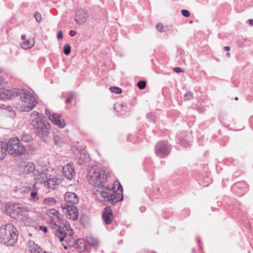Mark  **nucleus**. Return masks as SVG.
I'll return each instance as SVG.
<instances>
[{"label": "nucleus", "mask_w": 253, "mask_h": 253, "mask_svg": "<svg viewBox=\"0 0 253 253\" xmlns=\"http://www.w3.org/2000/svg\"><path fill=\"white\" fill-rule=\"evenodd\" d=\"M89 183L94 187L98 188L96 194L100 196L99 200L101 202H109L113 205L123 199V187L120 184L118 190L115 191L112 187H109L106 183L107 175L96 168H89L87 175Z\"/></svg>", "instance_id": "1"}, {"label": "nucleus", "mask_w": 253, "mask_h": 253, "mask_svg": "<svg viewBox=\"0 0 253 253\" xmlns=\"http://www.w3.org/2000/svg\"><path fill=\"white\" fill-rule=\"evenodd\" d=\"M30 121L37 136L45 141L51 131L49 123L46 118L41 114L34 111L31 115Z\"/></svg>", "instance_id": "2"}, {"label": "nucleus", "mask_w": 253, "mask_h": 253, "mask_svg": "<svg viewBox=\"0 0 253 253\" xmlns=\"http://www.w3.org/2000/svg\"><path fill=\"white\" fill-rule=\"evenodd\" d=\"M66 203L61 205V208L64 212L68 214V218L73 220L78 218L79 213L78 209L75 206L79 202V197L74 192H67L64 196Z\"/></svg>", "instance_id": "3"}, {"label": "nucleus", "mask_w": 253, "mask_h": 253, "mask_svg": "<svg viewBox=\"0 0 253 253\" xmlns=\"http://www.w3.org/2000/svg\"><path fill=\"white\" fill-rule=\"evenodd\" d=\"M18 232L12 224L2 225L0 228V241L8 246H13L18 240Z\"/></svg>", "instance_id": "4"}, {"label": "nucleus", "mask_w": 253, "mask_h": 253, "mask_svg": "<svg viewBox=\"0 0 253 253\" xmlns=\"http://www.w3.org/2000/svg\"><path fill=\"white\" fill-rule=\"evenodd\" d=\"M16 97H19L22 101L19 109L21 111L28 112L32 110L37 105L36 97L29 91L17 88Z\"/></svg>", "instance_id": "5"}, {"label": "nucleus", "mask_w": 253, "mask_h": 253, "mask_svg": "<svg viewBox=\"0 0 253 253\" xmlns=\"http://www.w3.org/2000/svg\"><path fill=\"white\" fill-rule=\"evenodd\" d=\"M4 149L10 155L17 156L24 154L26 149L20 139L17 137L11 138L6 143L4 142Z\"/></svg>", "instance_id": "6"}, {"label": "nucleus", "mask_w": 253, "mask_h": 253, "mask_svg": "<svg viewBox=\"0 0 253 253\" xmlns=\"http://www.w3.org/2000/svg\"><path fill=\"white\" fill-rule=\"evenodd\" d=\"M49 225L52 229H55L56 227H58L57 229L55 230L54 234H55L56 237L58 239L60 242H62L64 240L67 241L68 240L67 239V235H69V236H71L74 233L72 229L69 230L68 227L69 226L66 225L61 226L60 225V222L56 223L51 220Z\"/></svg>", "instance_id": "7"}, {"label": "nucleus", "mask_w": 253, "mask_h": 253, "mask_svg": "<svg viewBox=\"0 0 253 253\" xmlns=\"http://www.w3.org/2000/svg\"><path fill=\"white\" fill-rule=\"evenodd\" d=\"M5 211L7 215L12 218L17 219L22 216L23 210L19 204H12L7 205Z\"/></svg>", "instance_id": "8"}, {"label": "nucleus", "mask_w": 253, "mask_h": 253, "mask_svg": "<svg viewBox=\"0 0 253 253\" xmlns=\"http://www.w3.org/2000/svg\"><path fill=\"white\" fill-rule=\"evenodd\" d=\"M35 179L36 180H40L41 182H43L44 185L48 188L54 189V186L57 183V178H48L46 174L44 172H41L39 174L37 173L34 174Z\"/></svg>", "instance_id": "9"}, {"label": "nucleus", "mask_w": 253, "mask_h": 253, "mask_svg": "<svg viewBox=\"0 0 253 253\" xmlns=\"http://www.w3.org/2000/svg\"><path fill=\"white\" fill-rule=\"evenodd\" d=\"M170 151V146L165 141H160L155 146V153L159 157H167Z\"/></svg>", "instance_id": "10"}, {"label": "nucleus", "mask_w": 253, "mask_h": 253, "mask_svg": "<svg viewBox=\"0 0 253 253\" xmlns=\"http://www.w3.org/2000/svg\"><path fill=\"white\" fill-rule=\"evenodd\" d=\"M19 171L24 174H30L36 170L35 165L32 162H22L19 165Z\"/></svg>", "instance_id": "11"}, {"label": "nucleus", "mask_w": 253, "mask_h": 253, "mask_svg": "<svg viewBox=\"0 0 253 253\" xmlns=\"http://www.w3.org/2000/svg\"><path fill=\"white\" fill-rule=\"evenodd\" d=\"M87 11L84 9L77 10L75 14V21L79 25L84 24L86 21Z\"/></svg>", "instance_id": "12"}, {"label": "nucleus", "mask_w": 253, "mask_h": 253, "mask_svg": "<svg viewBox=\"0 0 253 253\" xmlns=\"http://www.w3.org/2000/svg\"><path fill=\"white\" fill-rule=\"evenodd\" d=\"M17 88H13L11 90L0 88V99H13L16 97Z\"/></svg>", "instance_id": "13"}, {"label": "nucleus", "mask_w": 253, "mask_h": 253, "mask_svg": "<svg viewBox=\"0 0 253 253\" xmlns=\"http://www.w3.org/2000/svg\"><path fill=\"white\" fill-rule=\"evenodd\" d=\"M63 175L69 180L73 179V177L75 175V171L74 167L73 165L71 164H67L63 167Z\"/></svg>", "instance_id": "14"}, {"label": "nucleus", "mask_w": 253, "mask_h": 253, "mask_svg": "<svg viewBox=\"0 0 253 253\" xmlns=\"http://www.w3.org/2000/svg\"><path fill=\"white\" fill-rule=\"evenodd\" d=\"M49 120L56 126L60 128L65 126V124L63 119L59 114L54 113L52 115L49 116Z\"/></svg>", "instance_id": "15"}, {"label": "nucleus", "mask_w": 253, "mask_h": 253, "mask_svg": "<svg viewBox=\"0 0 253 253\" xmlns=\"http://www.w3.org/2000/svg\"><path fill=\"white\" fill-rule=\"evenodd\" d=\"M113 211L110 207H106L102 213V218L105 223L107 224H110L113 220Z\"/></svg>", "instance_id": "16"}, {"label": "nucleus", "mask_w": 253, "mask_h": 253, "mask_svg": "<svg viewBox=\"0 0 253 253\" xmlns=\"http://www.w3.org/2000/svg\"><path fill=\"white\" fill-rule=\"evenodd\" d=\"M46 214L51 218L53 222H60L61 217L59 216V212L54 209H50L46 211Z\"/></svg>", "instance_id": "17"}, {"label": "nucleus", "mask_w": 253, "mask_h": 253, "mask_svg": "<svg viewBox=\"0 0 253 253\" xmlns=\"http://www.w3.org/2000/svg\"><path fill=\"white\" fill-rule=\"evenodd\" d=\"M67 140V138L61 134H54L53 137V141L54 144L59 147L62 146Z\"/></svg>", "instance_id": "18"}, {"label": "nucleus", "mask_w": 253, "mask_h": 253, "mask_svg": "<svg viewBox=\"0 0 253 253\" xmlns=\"http://www.w3.org/2000/svg\"><path fill=\"white\" fill-rule=\"evenodd\" d=\"M29 251L31 253H42V249L37 244L33 241H30L28 243Z\"/></svg>", "instance_id": "19"}, {"label": "nucleus", "mask_w": 253, "mask_h": 253, "mask_svg": "<svg viewBox=\"0 0 253 253\" xmlns=\"http://www.w3.org/2000/svg\"><path fill=\"white\" fill-rule=\"evenodd\" d=\"M20 45L23 49H27L34 46V40H31L30 39H28L26 41L21 42Z\"/></svg>", "instance_id": "20"}, {"label": "nucleus", "mask_w": 253, "mask_h": 253, "mask_svg": "<svg viewBox=\"0 0 253 253\" xmlns=\"http://www.w3.org/2000/svg\"><path fill=\"white\" fill-rule=\"evenodd\" d=\"M87 243L93 247H97L99 244V242L97 239L93 238L92 237H90L87 239Z\"/></svg>", "instance_id": "21"}, {"label": "nucleus", "mask_w": 253, "mask_h": 253, "mask_svg": "<svg viewBox=\"0 0 253 253\" xmlns=\"http://www.w3.org/2000/svg\"><path fill=\"white\" fill-rule=\"evenodd\" d=\"M36 187V184H34L32 186V188L31 189L33 190L31 191L30 193V199L35 202L37 201L39 199V197L37 196V192L36 190H34V188Z\"/></svg>", "instance_id": "22"}, {"label": "nucleus", "mask_w": 253, "mask_h": 253, "mask_svg": "<svg viewBox=\"0 0 253 253\" xmlns=\"http://www.w3.org/2000/svg\"><path fill=\"white\" fill-rule=\"evenodd\" d=\"M4 145V142L0 141V160H3L6 155Z\"/></svg>", "instance_id": "23"}, {"label": "nucleus", "mask_w": 253, "mask_h": 253, "mask_svg": "<svg viewBox=\"0 0 253 253\" xmlns=\"http://www.w3.org/2000/svg\"><path fill=\"white\" fill-rule=\"evenodd\" d=\"M21 139L25 142H30L32 140V136L28 133H23L21 135Z\"/></svg>", "instance_id": "24"}, {"label": "nucleus", "mask_w": 253, "mask_h": 253, "mask_svg": "<svg viewBox=\"0 0 253 253\" xmlns=\"http://www.w3.org/2000/svg\"><path fill=\"white\" fill-rule=\"evenodd\" d=\"M43 203L47 205L53 206L56 203V200L53 198H47L44 199Z\"/></svg>", "instance_id": "25"}, {"label": "nucleus", "mask_w": 253, "mask_h": 253, "mask_svg": "<svg viewBox=\"0 0 253 253\" xmlns=\"http://www.w3.org/2000/svg\"><path fill=\"white\" fill-rule=\"evenodd\" d=\"M71 46L69 44H67L64 45L63 48V52L66 55H69L71 53Z\"/></svg>", "instance_id": "26"}, {"label": "nucleus", "mask_w": 253, "mask_h": 253, "mask_svg": "<svg viewBox=\"0 0 253 253\" xmlns=\"http://www.w3.org/2000/svg\"><path fill=\"white\" fill-rule=\"evenodd\" d=\"M110 90L111 92L116 94H120L122 92V89L117 86L110 87Z\"/></svg>", "instance_id": "27"}, {"label": "nucleus", "mask_w": 253, "mask_h": 253, "mask_svg": "<svg viewBox=\"0 0 253 253\" xmlns=\"http://www.w3.org/2000/svg\"><path fill=\"white\" fill-rule=\"evenodd\" d=\"M137 85L140 89H143L146 87V83L144 81H140L137 83Z\"/></svg>", "instance_id": "28"}, {"label": "nucleus", "mask_w": 253, "mask_h": 253, "mask_svg": "<svg viewBox=\"0 0 253 253\" xmlns=\"http://www.w3.org/2000/svg\"><path fill=\"white\" fill-rule=\"evenodd\" d=\"M68 97L65 100V103L66 104L69 103L72 99L74 97V93L73 92H70L67 93Z\"/></svg>", "instance_id": "29"}, {"label": "nucleus", "mask_w": 253, "mask_h": 253, "mask_svg": "<svg viewBox=\"0 0 253 253\" xmlns=\"http://www.w3.org/2000/svg\"><path fill=\"white\" fill-rule=\"evenodd\" d=\"M193 95L191 92L188 91L184 94V100H189L193 98Z\"/></svg>", "instance_id": "30"}, {"label": "nucleus", "mask_w": 253, "mask_h": 253, "mask_svg": "<svg viewBox=\"0 0 253 253\" xmlns=\"http://www.w3.org/2000/svg\"><path fill=\"white\" fill-rule=\"evenodd\" d=\"M35 18L37 22H40L42 20V16L41 14L38 12H36L34 14Z\"/></svg>", "instance_id": "31"}, {"label": "nucleus", "mask_w": 253, "mask_h": 253, "mask_svg": "<svg viewBox=\"0 0 253 253\" xmlns=\"http://www.w3.org/2000/svg\"><path fill=\"white\" fill-rule=\"evenodd\" d=\"M156 29L160 32L165 31V27L161 23H159L156 25Z\"/></svg>", "instance_id": "32"}, {"label": "nucleus", "mask_w": 253, "mask_h": 253, "mask_svg": "<svg viewBox=\"0 0 253 253\" xmlns=\"http://www.w3.org/2000/svg\"><path fill=\"white\" fill-rule=\"evenodd\" d=\"M181 13L183 16L186 17H188L190 15V12L186 9L182 10Z\"/></svg>", "instance_id": "33"}, {"label": "nucleus", "mask_w": 253, "mask_h": 253, "mask_svg": "<svg viewBox=\"0 0 253 253\" xmlns=\"http://www.w3.org/2000/svg\"><path fill=\"white\" fill-rule=\"evenodd\" d=\"M147 118L153 122H155V116L153 113H150L147 115Z\"/></svg>", "instance_id": "34"}, {"label": "nucleus", "mask_w": 253, "mask_h": 253, "mask_svg": "<svg viewBox=\"0 0 253 253\" xmlns=\"http://www.w3.org/2000/svg\"><path fill=\"white\" fill-rule=\"evenodd\" d=\"M7 115L11 118H14L15 117V111L14 110L13 111H11L10 112H7Z\"/></svg>", "instance_id": "35"}, {"label": "nucleus", "mask_w": 253, "mask_h": 253, "mask_svg": "<svg viewBox=\"0 0 253 253\" xmlns=\"http://www.w3.org/2000/svg\"><path fill=\"white\" fill-rule=\"evenodd\" d=\"M180 144L181 145L185 147H187L190 145V143L188 142H186L184 140H180Z\"/></svg>", "instance_id": "36"}, {"label": "nucleus", "mask_w": 253, "mask_h": 253, "mask_svg": "<svg viewBox=\"0 0 253 253\" xmlns=\"http://www.w3.org/2000/svg\"><path fill=\"white\" fill-rule=\"evenodd\" d=\"M174 71L177 73H181V72H183V70L181 68H180V67H176V68H174Z\"/></svg>", "instance_id": "37"}, {"label": "nucleus", "mask_w": 253, "mask_h": 253, "mask_svg": "<svg viewBox=\"0 0 253 253\" xmlns=\"http://www.w3.org/2000/svg\"><path fill=\"white\" fill-rule=\"evenodd\" d=\"M76 35V32L74 30H71L69 32V35L71 37H74Z\"/></svg>", "instance_id": "38"}, {"label": "nucleus", "mask_w": 253, "mask_h": 253, "mask_svg": "<svg viewBox=\"0 0 253 253\" xmlns=\"http://www.w3.org/2000/svg\"><path fill=\"white\" fill-rule=\"evenodd\" d=\"M57 38H58V39H62V37H63V34H62V31H60L58 32V34H57Z\"/></svg>", "instance_id": "39"}, {"label": "nucleus", "mask_w": 253, "mask_h": 253, "mask_svg": "<svg viewBox=\"0 0 253 253\" xmlns=\"http://www.w3.org/2000/svg\"><path fill=\"white\" fill-rule=\"evenodd\" d=\"M40 229L42 230V231L44 232V233H46L47 232V228L45 226H41Z\"/></svg>", "instance_id": "40"}, {"label": "nucleus", "mask_w": 253, "mask_h": 253, "mask_svg": "<svg viewBox=\"0 0 253 253\" xmlns=\"http://www.w3.org/2000/svg\"><path fill=\"white\" fill-rule=\"evenodd\" d=\"M45 113H46V115L49 117V116L50 115H52L50 112V110L49 109H45Z\"/></svg>", "instance_id": "41"}, {"label": "nucleus", "mask_w": 253, "mask_h": 253, "mask_svg": "<svg viewBox=\"0 0 253 253\" xmlns=\"http://www.w3.org/2000/svg\"><path fill=\"white\" fill-rule=\"evenodd\" d=\"M5 110L7 111V112H10L11 111H13V109L10 106H7Z\"/></svg>", "instance_id": "42"}, {"label": "nucleus", "mask_w": 253, "mask_h": 253, "mask_svg": "<svg viewBox=\"0 0 253 253\" xmlns=\"http://www.w3.org/2000/svg\"><path fill=\"white\" fill-rule=\"evenodd\" d=\"M21 39L24 42V41H26L27 40H26V35H22L21 36Z\"/></svg>", "instance_id": "43"}, {"label": "nucleus", "mask_w": 253, "mask_h": 253, "mask_svg": "<svg viewBox=\"0 0 253 253\" xmlns=\"http://www.w3.org/2000/svg\"><path fill=\"white\" fill-rule=\"evenodd\" d=\"M230 48L228 46H226L224 47V49L226 51H229V50H230Z\"/></svg>", "instance_id": "44"}, {"label": "nucleus", "mask_w": 253, "mask_h": 253, "mask_svg": "<svg viewBox=\"0 0 253 253\" xmlns=\"http://www.w3.org/2000/svg\"><path fill=\"white\" fill-rule=\"evenodd\" d=\"M249 24L251 25V26H253V19H249Z\"/></svg>", "instance_id": "45"}, {"label": "nucleus", "mask_w": 253, "mask_h": 253, "mask_svg": "<svg viewBox=\"0 0 253 253\" xmlns=\"http://www.w3.org/2000/svg\"><path fill=\"white\" fill-rule=\"evenodd\" d=\"M4 82L3 79L0 78V84L3 83Z\"/></svg>", "instance_id": "46"}, {"label": "nucleus", "mask_w": 253, "mask_h": 253, "mask_svg": "<svg viewBox=\"0 0 253 253\" xmlns=\"http://www.w3.org/2000/svg\"><path fill=\"white\" fill-rule=\"evenodd\" d=\"M226 55L229 57H230V54L229 52H227L226 53Z\"/></svg>", "instance_id": "47"}, {"label": "nucleus", "mask_w": 253, "mask_h": 253, "mask_svg": "<svg viewBox=\"0 0 253 253\" xmlns=\"http://www.w3.org/2000/svg\"><path fill=\"white\" fill-rule=\"evenodd\" d=\"M82 163H83V161H82H82L79 160V163L80 165H81V164H82Z\"/></svg>", "instance_id": "48"}, {"label": "nucleus", "mask_w": 253, "mask_h": 253, "mask_svg": "<svg viewBox=\"0 0 253 253\" xmlns=\"http://www.w3.org/2000/svg\"><path fill=\"white\" fill-rule=\"evenodd\" d=\"M64 248L65 250H66V249H67L68 247H67V246H64Z\"/></svg>", "instance_id": "49"}, {"label": "nucleus", "mask_w": 253, "mask_h": 253, "mask_svg": "<svg viewBox=\"0 0 253 253\" xmlns=\"http://www.w3.org/2000/svg\"><path fill=\"white\" fill-rule=\"evenodd\" d=\"M235 100H238V97H235Z\"/></svg>", "instance_id": "50"}, {"label": "nucleus", "mask_w": 253, "mask_h": 253, "mask_svg": "<svg viewBox=\"0 0 253 253\" xmlns=\"http://www.w3.org/2000/svg\"><path fill=\"white\" fill-rule=\"evenodd\" d=\"M143 208H140V210L142 211V210H143V209H142Z\"/></svg>", "instance_id": "51"}, {"label": "nucleus", "mask_w": 253, "mask_h": 253, "mask_svg": "<svg viewBox=\"0 0 253 253\" xmlns=\"http://www.w3.org/2000/svg\"><path fill=\"white\" fill-rule=\"evenodd\" d=\"M143 208H140V210L142 211V210H143V209H142Z\"/></svg>", "instance_id": "52"}, {"label": "nucleus", "mask_w": 253, "mask_h": 253, "mask_svg": "<svg viewBox=\"0 0 253 253\" xmlns=\"http://www.w3.org/2000/svg\"><path fill=\"white\" fill-rule=\"evenodd\" d=\"M190 23H193V21H190Z\"/></svg>", "instance_id": "53"}, {"label": "nucleus", "mask_w": 253, "mask_h": 253, "mask_svg": "<svg viewBox=\"0 0 253 253\" xmlns=\"http://www.w3.org/2000/svg\"><path fill=\"white\" fill-rule=\"evenodd\" d=\"M1 72V70H0V73Z\"/></svg>", "instance_id": "54"}]
</instances>
